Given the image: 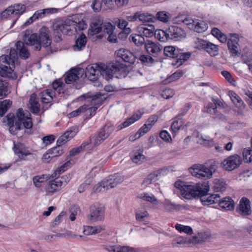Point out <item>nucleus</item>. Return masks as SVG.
Here are the masks:
<instances>
[{
    "instance_id": "obj_1",
    "label": "nucleus",
    "mask_w": 252,
    "mask_h": 252,
    "mask_svg": "<svg viewBox=\"0 0 252 252\" xmlns=\"http://www.w3.org/2000/svg\"><path fill=\"white\" fill-rule=\"evenodd\" d=\"M18 57L16 47L10 49L9 55H3L0 57V76L13 78L12 75L15 67V61ZM14 74V78H16V75Z\"/></svg>"
},
{
    "instance_id": "obj_2",
    "label": "nucleus",
    "mask_w": 252,
    "mask_h": 252,
    "mask_svg": "<svg viewBox=\"0 0 252 252\" xmlns=\"http://www.w3.org/2000/svg\"><path fill=\"white\" fill-rule=\"evenodd\" d=\"M155 34V38L161 42L180 41L186 36L185 31L177 26H170L165 30L158 29Z\"/></svg>"
},
{
    "instance_id": "obj_3",
    "label": "nucleus",
    "mask_w": 252,
    "mask_h": 252,
    "mask_svg": "<svg viewBox=\"0 0 252 252\" xmlns=\"http://www.w3.org/2000/svg\"><path fill=\"white\" fill-rule=\"evenodd\" d=\"M99 73L106 80H110V67L101 62L88 65L86 68L85 75L91 81L97 80Z\"/></svg>"
},
{
    "instance_id": "obj_4",
    "label": "nucleus",
    "mask_w": 252,
    "mask_h": 252,
    "mask_svg": "<svg viewBox=\"0 0 252 252\" xmlns=\"http://www.w3.org/2000/svg\"><path fill=\"white\" fill-rule=\"evenodd\" d=\"M15 125H9V131L13 135H15L22 129V126L26 129H31L33 126L31 114L29 111L24 112L22 108H19L16 112Z\"/></svg>"
},
{
    "instance_id": "obj_5",
    "label": "nucleus",
    "mask_w": 252,
    "mask_h": 252,
    "mask_svg": "<svg viewBox=\"0 0 252 252\" xmlns=\"http://www.w3.org/2000/svg\"><path fill=\"white\" fill-rule=\"evenodd\" d=\"M79 131L76 126L70 127L57 141V146L49 149L54 158L59 157L64 153L62 146L73 138Z\"/></svg>"
},
{
    "instance_id": "obj_6",
    "label": "nucleus",
    "mask_w": 252,
    "mask_h": 252,
    "mask_svg": "<svg viewBox=\"0 0 252 252\" xmlns=\"http://www.w3.org/2000/svg\"><path fill=\"white\" fill-rule=\"evenodd\" d=\"M190 190L189 194L187 195V199H190L196 197L200 198L207 194L209 190L208 182L197 183L195 185H190L188 189Z\"/></svg>"
},
{
    "instance_id": "obj_7",
    "label": "nucleus",
    "mask_w": 252,
    "mask_h": 252,
    "mask_svg": "<svg viewBox=\"0 0 252 252\" xmlns=\"http://www.w3.org/2000/svg\"><path fill=\"white\" fill-rule=\"evenodd\" d=\"M189 171L193 176L200 179L206 180L212 177L209 169L203 164H195L189 168Z\"/></svg>"
},
{
    "instance_id": "obj_8",
    "label": "nucleus",
    "mask_w": 252,
    "mask_h": 252,
    "mask_svg": "<svg viewBox=\"0 0 252 252\" xmlns=\"http://www.w3.org/2000/svg\"><path fill=\"white\" fill-rule=\"evenodd\" d=\"M242 162V158L237 154H234L224 159L221 162V165L225 170L232 171L238 168Z\"/></svg>"
},
{
    "instance_id": "obj_9",
    "label": "nucleus",
    "mask_w": 252,
    "mask_h": 252,
    "mask_svg": "<svg viewBox=\"0 0 252 252\" xmlns=\"http://www.w3.org/2000/svg\"><path fill=\"white\" fill-rule=\"evenodd\" d=\"M107 126H104L100 128L99 133L96 136L91 137L90 139L86 142H89L90 144L87 146L89 147L88 151L94 150L95 148L100 144L109 136L108 132H106Z\"/></svg>"
},
{
    "instance_id": "obj_10",
    "label": "nucleus",
    "mask_w": 252,
    "mask_h": 252,
    "mask_svg": "<svg viewBox=\"0 0 252 252\" xmlns=\"http://www.w3.org/2000/svg\"><path fill=\"white\" fill-rule=\"evenodd\" d=\"M90 220L92 221L103 220L105 208L100 204H94L90 207Z\"/></svg>"
},
{
    "instance_id": "obj_11",
    "label": "nucleus",
    "mask_w": 252,
    "mask_h": 252,
    "mask_svg": "<svg viewBox=\"0 0 252 252\" xmlns=\"http://www.w3.org/2000/svg\"><path fill=\"white\" fill-rule=\"evenodd\" d=\"M63 188V183L59 179L50 180L45 187L46 194L48 196H52L55 193L60 191Z\"/></svg>"
},
{
    "instance_id": "obj_12",
    "label": "nucleus",
    "mask_w": 252,
    "mask_h": 252,
    "mask_svg": "<svg viewBox=\"0 0 252 252\" xmlns=\"http://www.w3.org/2000/svg\"><path fill=\"white\" fill-rule=\"evenodd\" d=\"M115 55L117 58L121 59L123 61L129 64H133L137 57L128 50L121 48L115 51Z\"/></svg>"
},
{
    "instance_id": "obj_13",
    "label": "nucleus",
    "mask_w": 252,
    "mask_h": 252,
    "mask_svg": "<svg viewBox=\"0 0 252 252\" xmlns=\"http://www.w3.org/2000/svg\"><path fill=\"white\" fill-rule=\"evenodd\" d=\"M14 152L18 157V159L17 160V161L28 160L29 159L28 158V156H33V154L30 152L28 148L18 144H14Z\"/></svg>"
},
{
    "instance_id": "obj_14",
    "label": "nucleus",
    "mask_w": 252,
    "mask_h": 252,
    "mask_svg": "<svg viewBox=\"0 0 252 252\" xmlns=\"http://www.w3.org/2000/svg\"><path fill=\"white\" fill-rule=\"evenodd\" d=\"M53 28L55 33L61 35V33L68 35L72 33L70 25L64 22H57L53 25Z\"/></svg>"
},
{
    "instance_id": "obj_15",
    "label": "nucleus",
    "mask_w": 252,
    "mask_h": 252,
    "mask_svg": "<svg viewBox=\"0 0 252 252\" xmlns=\"http://www.w3.org/2000/svg\"><path fill=\"white\" fill-rule=\"evenodd\" d=\"M126 69V67L123 64L111 65V79L113 77L117 78L126 77L127 75Z\"/></svg>"
},
{
    "instance_id": "obj_16",
    "label": "nucleus",
    "mask_w": 252,
    "mask_h": 252,
    "mask_svg": "<svg viewBox=\"0 0 252 252\" xmlns=\"http://www.w3.org/2000/svg\"><path fill=\"white\" fill-rule=\"evenodd\" d=\"M49 30L45 27H42L40 30L39 35L38 36L39 42L40 45L47 47L51 43V39L49 35Z\"/></svg>"
},
{
    "instance_id": "obj_17",
    "label": "nucleus",
    "mask_w": 252,
    "mask_h": 252,
    "mask_svg": "<svg viewBox=\"0 0 252 252\" xmlns=\"http://www.w3.org/2000/svg\"><path fill=\"white\" fill-rule=\"evenodd\" d=\"M103 96L100 93L95 94L93 96L92 103L94 104V106L89 108L87 111L90 113V118L94 116L98 108L102 105L103 100L101 97Z\"/></svg>"
},
{
    "instance_id": "obj_18",
    "label": "nucleus",
    "mask_w": 252,
    "mask_h": 252,
    "mask_svg": "<svg viewBox=\"0 0 252 252\" xmlns=\"http://www.w3.org/2000/svg\"><path fill=\"white\" fill-rule=\"evenodd\" d=\"M237 211L243 216L250 215L251 212L250 200L246 197H242L240 201Z\"/></svg>"
},
{
    "instance_id": "obj_19",
    "label": "nucleus",
    "mask_w": 252,
    "mask_h": 252,
    "mask_svg": "<svg viewBox=\"0 0 252 252\" xmlns=\"http://www.w3.org/2000/svg\"><path fill=\"white\" fill-rule=\"evenodd\" d=\"M144 47L149 54H158L162 48V47L158 43H156L149 40L146 41Z\"/></svg>"
},
{
    "instance_id": "obj_20",
    "label": "nucleus",
    "mask_w": 252,
    "mask_h": 252,
    "mask_svg": "<svg viewBox=\"0 0 252 252\" xmlns=\"http://www.w3.org/2000/svg\"><path fill=\"white\" fill-rule=\"evenodd\" d=\"M80 68H72L66 73L64 78L65 83L70 84L78 80L81 76H80Z\"/></svg>"
},
{
    "instance_id": "obj_21",
    "label": "nucleus",
    "mask_w": 252,
    "mask_h": 252,
    "mask_svg": "<svg viewBox=\"0 0 252 252\" xmlns=\"http://www.w3.org/2000/svg\"><path fill=\"white\" fill-rule=\"evenodd\" d=\"M178 52L179 53H177V57H176L177 59L176 61L172 63L173 65L176 67H179L182 65L184 63L190 58L191 55L190 52H185L184 51L183 49L180 48L179 49Z\"/></svg>"
},
{
    "instance_id": "obj_22",
    "label": "nucleus",
    "mask_w": 252,
    "mask_h": 252,
    "mask_svg": "<svg viewBox=\"0 0 252 252\" xmlns=\"http://www.w3.org/2000/svg\"><path fill=\"white\" fill-rule=\"evenodd\" d=\"M65 87V84L61 79H56L52 83L53 94L55 95L58 94L61 97L64 96L66 94Z\"/></svg>"
},
{
    "instance_id": "obj_23",
    "label": "nucleus",
    "mask_w": 252,
    "mask_h": 252,
    "mask_svg": "<svg viewBox=\"0 0 252 252\" xmlns=\"http://www.w3.org/2000/svg\"><path fill=\"white\" fill-rule=\"evenodd\" d=\"M15 47L18 52V57L21 59H27L30 56V53L28 48L25 46L24 42L21 41H18L15 43Z\"/></svg>"
},
{
    "instance_id": "obj_24",
    "label": "nucleus",
    "mask_w": 252,
    "mask_h": 252,
    "mask_svg": "<svg viewBox=\"0 0 252 252\" xmlns=\"http://www.w3.org/2000/svg\"><path fill=\"white\" fill-rule=\"evenodd\" d=\"M143 114L144 111L142 109L137 111L130 117L127 119L122 124L123 126H121L120 129L123 127H126L132 125L134 122L139 120Z\"/></svg>"
},
{
    "instance_id": "obj_25",
    "label": "nucleus",
    "mask_w": 252,
    "mask_h": 252,
    "mask_svg": "<svg viewBox=\"0 0 252 252\" xmlns=\"http://www.w3.org/2000/svg\"><path fill=\"white\" fill-rule=\"evenodd\" d=\"M143 114L144 111L142 109L137 111L130 117L127 119L122 124L123 126H121L120 129L123 127H126L132 125L134 122L139 120Z\"/></svg>"
},
{
    "instance_id": "obj_26",
    "label": "nucleus",
    "mask_w": 252,
    "mask_h": 252,
    "mask_svg": "<svg viewBox=\"0 0 252 252\" xmlns=\"http://www.w3.org/2000/svg\"><path fill=\"white\" fill-rule=\"evenodd\" d=\"M220 198L219 194H207L201 197L200 201L203 205H209L218 202Z\"/></svg>"
},
{
    "instance_id": "obj_27",
    "label": "nucleus",
    "mask_w": 252,
    "mask_h": 252,
    "mask_svg": "<svg viewBox=\"0 0 252 252\" xmlns=\"http://www.w3.org/2000/svg\"><path fill=\"white\" fill-rule=\"evenodd\" d=\"M235 39H229L227 41V46L230 52L236 56H238L240 53L238 50V35L235 34Z\"/></svg>"
},
{
    "instance_id": "obj_28",
    "label": "nucleus",
    "mask_w": 252,
    "mask_h": 252,
    "mask_svg": "<svg viewBox=\"0 0 252 252\" xmlns=\"http://www.w3.org/2000/svg\"><path fill=\"white\" fill-rule=\"evenodd\" d=\"M140 32L146 37H151L153 35L155 36V32L158 30H155V26L152 24L143 25L139 28Z\"/></svg>"
},
{
    "instance_id": "obj_29",
    "label": "nucleus",
    "mask_w": 252,
    "mask_h": 252,
    "mask_svg": "<svg viewBox=\"0 0 252 252\" xmlns=\"http://www.w3.org/2000/svg\"><path fill=\"white\" fill-rule=\"evenodd\" d=\"M219 206L227 210H233L234 208V202L233 200L230 197H226L223 198L221 200L219 198Z\"/></svg>"
},
{
    "instance_id": "obj_30",
    "label": "nucleus",
    "mask_w": 252,
    "mask_h": 252,
    "mask_svg": "<svg viewBox=\"0 0 252 252\" xmlns=\"http://www.w3.org/2000/svg\"><path fill=\"white\" fill-rule=\"evenodd\" d=\"M55 95L52 90L46 89L40 93L41 101L45 104L51 103Z\"/></svg>"
},
{
    "instance_id": "obj_31",
    "label": "nucleus",
    "mask_w": 252,
    "mask_h": 252,
    "mask_svg": "<svg viewBox=\"0 0 252 252\" xmlns=\"http://www.w3.org/2000/svg\"><path fill=\"white\" fill-rule=\"evenodd\" d=\"M87 38L84 33L81 34L76 40L75 44L73 48L74 51H80L83 50L87 43Z\"/></svg>"
},
{
    "instance_id": "obj_32",
    "label": "nucleus",
    "mask_w": 252,
    "mask_h": 252,
    "mask_svg": "<svg viewBox=\"0 0 252 252\" xmlns=\"http://www.w3.org/2000/svg\"><path fill=\"white\" fill-rule=\"evenodd\" d=\"M30 109L32 113L37 114L40 111V104L34 94H32L30 98Z\"/></svg>"
},
{
    "instance_id": "obj_33",
    "label": "nucleus",
    "mask_w": 252,
    "mask_h": 252,
    "mask_svg": "<svg viewBox=\"0 0 252 252\" xmlns=\"http://www.w3.org/2000/svg\"><path fill=\"white\" fill-rule=\"evenodd\" d=\"M208 28L207 22L205 21L199 19L195 20L193 25L194 31L197 32L202 33L205 32Z\"/></svg>"
},
{
    "instance_id": "obj_34",
    "label": "nucleus",
    "mask_w": 252,
    "mask_h": 252,
    "mask_svg": "<svg viewBox=\"0 0 252 252\" xmlns=\"http://www.w3.org/2000/svg\"><path fill=\"white\" fill-rule=\"evenodd\" d=\"M110 181L109 179H104L101 182L94 186L93 190L94 192L105 191L109 189Z\"/></svg>"
},
{
    "instance_id": "obj_35",
    "label": "nucleus",
    "mask_w": 252,
    "mask_h": 252,
    "mask_svg": "<svg viewBox=\"0 0 252 252\" xmlns=\"http://www.w3.org/2000/svg\"><path fill=\"white\" fill-rule=\"evenodd\" d=\"M228 95L234 105L239 109L244 108V102L241 97L234 92L230 91Z\"/></svg>"
},
{
    "instance_id": "obj_36",
    "label": "nucleus",
    "mask_w": 252,
    "mask_h": 252,
    "mask_svg": "<svg viewBox=\"0 0 252 252\" xmlns=\"http://www.w3.org/2000/svg\"><path fill=\"white\" fill-rule=\"evenodd\" d=\"M202 46L211 56H215L218 54L219 48L217 45L206 41H203Z\"/></svg>"
},
{
    "instance_id": "obj_37",
    "label": "nucleus",
    "mask_w": 252,
    "mask_h": 252,
    "mask_svg": "<svg viewBox=\"0 0 252 252\" xmlns=\"http://www.w3.org/2000/svg\"><path fill=\"white\" fill-rule=\"evenodd\" d=\"M50 176L49 174L36 175L33 177L32 182L35 187L39 188L41 187V184L49 180Z\"/></svg>"
},
{
    "instance_id": "obj_38",
    "label": "nucleus",
    "mask_w": 252,
    "mask_h": 252,
    "mask_svg": "<svg viewBox=\"0 0 252 252\" xmlns=\"http://www.w3.org/2000/svg\"><path fill=\"white\" fill-rule=\"evenodd\" d=\"M138 20L142 22H155V16L148 12L138 11Z\"/></svg>"
},
{
    "instance_id": "obj_39",
    "label": "nucleus",
    "mask_w": 252,
    "mask_h": 252,
    "mask_svg": "<svg viewBox=\"0 0 252 252\" xmlns=\"http://www.w3.org/2000/svg\"><path fill=\"white\" fill-rule=\"evenodd\" d=\"M9 10L11 11L13 15L19 17L26 10V6L24 4H15L13 6H9Z\"/></svg>"
},
{
    "instance_id": "obj_40",
    "label": "nucleus",
    "mask_w": 252,
    "mask_h": 252,
    "mask_svg": "<svg viewBox=\"0 0 252 252\" xmlns=\"http://www.w3.org/2000/svg\"><path fill=\"white\" fill-rule=\"evenodd\" d=\"M190 185H186L185 183L182 181H177L175 183V187L179 189L181 191V194L184 198L187 199V195L189 194L190 190L188 189Z\"/></svg>"
},
{
    "instance_id": "obj_41",
    "label": "nucleus",
    "mask_w": 252,
    "mask_h": 252,
    "mask_svg": "<svg viewBox=\"0 0 252 252\" xmlns=\"http://www.w3.org/2000/svg\"><path fill=\"white\" fill-rule=\"evenodd\" d=\"M131 159L134 163L141 164L146 160V157L141 152L133 151L131 155Z\"/></svg>"
},
{
    "instance_id": "obj_42",
    "label": "nucleus",
    "mask_w": 252,
    "mask_h": 252,
    "mask_svg": "<svg viewBox=\"0 0 252 252\" xmlns=\"http://www.w3.org/2000/svg\"><path fill=\"white\" fill-rule=\"evenodd\" d=\"M129 39L131 42H133L137 46L145 45L146 42L144 37L139 34H132L130 35Z\"/></svg>"
},
{
    "instance_id": "obj_43",
    "label": "nucleus",
    "mask_w": 252,
    "mask_h": 252,
    "mask_svg": "<svg viewBox=\"0 0 252 252\" xmlns=\"http://www.w3.org/2000/svg\"><path fill=\"white\" fill-rule=\"evenodd\" d=\"M180 48L172 46H166L164 48V54L165 56L172 58H176L177 53L179 52Z\"/></svg>"
},
{
    "instance_id": "obj_44",
    "label": "nucleus",
    "mask_w": 252,
    "mask_h": 252,
    "mask_svg": "<svg viewBox=\"0 0 252 252\" xmlns=\"http://www.w3.org/2000/svg\"><path fill=\"white\" fill-rule=\"evenodd\" d=\"M29 44L32 46H34V50L35 51H40L41 46L39 42L38 36L36 33L32 34L28 38Z\"/></svg>"
},
{
    "instance_id": "obj_45",
    "label": "nucleus",
    "mask_w": 252,
    "mask_h": 252,
    "mask_svg": "<svg viewBox=\"0 0 252 252\" xmlns=\"http://www.w3.org/2000/svg\"><path fill=\"white\" fill-rule=\"evenodd\" d=\"M138 197L144 201L150 202L153 204H157L158 201L156 197L151 193H142L138 195Z\"/></svg>"
},
{
    "instance_id": "obj_46",
    "label": "nucleus",
    "mask_w": 252,
    "mask_h": 252,
    "mask_svg": "<svg viewBox=\"0 0 252 252\" xmlns=\"http://www.w3.org/2000/svg\"><path fill=\"white\" fill-rule=\"evenodd\" d=\"M53 8H46L42 10H39L36 11L33 14V16L36 20L40 18H42L45 17L47 15L51 14L53 12Z\"/></svg>"
},
{
    "instance_id": "obj_47",
    "label": "nucleus",
    "mask_w": 252,
    "mask_h": 252,
    "mask_svg": "<svg viewBox=\"0 0 252 252\" xmlns=\"http://www.w3.org/2000/svg\"><path fill=\"white\" fill-rule=\"evenodd\" d=\"M12 104V101L9 99H5L0 101V116H3L7 112Z\"/></svg>"
},
{
    "instance_id": "obj_48",
    "label": "nucleus",
    "mask_w": 252,
    "mask_h": 252,
    "mask_svg": "<svg viewBox=\"0 0 252 252\" xmlns=\"http://www.w3.org/2000/svg\"><path fill=\"white\" fill-rule=\"evenodd\" d=\"M90 144L89 142H84L82 143L80 146L76 148H73L69 152V155L70 156H74L77 154L80 153L82 151L89 149L87 146Z\"/></svg>"
},
{
    "instance_id": "obj_49",
    "label": "nucleus",
    "mask_w": 252,
    "mask_h": 252,
    "mask_svg": "<svg viewBox=\"0 0 252 252\" xmlns=\"http://www.w3.org/2000/svg\"><path fill=\"white\" fill-rule=\"evenodd\" d=\"M7 83L5 81L0 79V99L5 98L8 95Z\"/></svg>"
},
{
    "instance_id": "obj_50",
    "label": "nucleus",
    "mask_w": 252,
    "mask_h": 252,
    "mask_svg": "<svg viewBox=\"0 0 252 252\" xmlns=\"http://www.w3.org/2000/svg\"><path fill=\"white\" fill-rule=\"evenodd\" d=\"M112 23L114 24V25H113V26H117L121 30H124L126 28V27L128 25V22L126 20L119 18H114Z\"/></svg>"
},
{
    "instance_id": "obj_51",
    "label": "nucleus",
    "mask_w": 252,
    "mask_h": 252,
    "mask_svg": "<svg viewBox=\"0 0 252 252\" xmlns=\"http://www.w3.org/2000/svg\"><path fill=\"white\" fill-rule=\"evenodd\" d=\"M170 14L166 11L158 12L155 16L156 21L158 20L161 22L166 23L169 21Z\"/></svg>"
},
{
    "instance_id": "obj_52",
    "label": "nucleus",
    "mask_w": 252,
    "mask_h": 252,
    "mask_svg": "<svg viewBox=\"0 0 252 252\" xmlns=\"http://www.w3.org/2000/svg\"><path fill=\"white\" fill-rule=\"evenodd\" d=\"M163 205L165 210L167 212L178 211V204H174L169 200H165L163 202Z\"/></svg>"
},
{
    "instance_id": "obj_53",
    "label": "nucleus",
    "mask_w": 252,
    "mask_h": 252,
    "mask_svg": "<svg viewBox=\"0 0 252 252\" xmlns=\"http://www.w3.org/2000/svg\"><path fill=\"white\" fill-rule=\"evenodd\" d=\"M141 63L146 66L151 65L154 62V59L148 55H142L139 58Z\"/></svg>"
},
{
    "instance_id": "obj_54",
    "label": "nucleus",
    "mask_w": 252,
    "mask_h": 252,
    "mask_svg": "<svg viewBox=\"0 0 252 252\" xmlns=\"http://www.w3.org/2000/svg\"><path fill=\"white\" fill-rule=\"evenodd\" d=\"M124 181V177L119 173L111 176V188L121 183Z\"/></svg>"
},
{
    "instance_id": "obj_55",
    "label": "nucleus",
    "mask_w": 252,
    "mask_h": 252,
    "mask_svg": "<svg viewBox=\"0 0 252 252\" xmlns=\"http://www.w3.org/2000/svg\"><path fill=\"white\" fill-rule=\"evenodd\" d=\"M111 252H135L134 249L129 247L111 246Z\"/></svg>"
},
{
    "instance_id": "obj_56",
    "label": "nucleus",
    "mask_w": 252,
    "mask_h": 252,
    "mask_svg": "<svg viewBox=\"0 0 252 252\" xmlns=\"http://www.w3.org/2000/svg\"><path fill=\"white\" fill-rule=\"evenodd\" d=\"M243 159L245 162H251L252 161V150L244 149L243 151Z\"/></svg>"
},
{
    "instance_id": "obj_57",
    "label": "nucleus",
    "mask_w": 252,
    "mask_h": 252,
    "mask_svg": "<svg viewBox=\"0 0 252 252\" xmlns=\"http://www.w3.org/2000/svg\"><path fill=\"white\" fill-rule=\"evenodd\" d=\"M183 124V123L182 120L178 119L177 120L174 121L173 122L170 128L172 132L175 133L177 132L182 126Z\"/></svg>"
},
{
    "instance_id": "obj_58",
    "label": "nucleus",
    "mask_w": 252,
    "mask_h": 252,
    "mask_svg": "<svg viewBox=\"0 0 252 252\" xmlns=\"http://www.w3.org/2000/svg\"><path fill=\"white\" fill-rule=\"evenodd\" d=\"M201 235L202 234L199 233L198 236H192L191 238H189L188 240V242L190 244L191 243V244H196L200 243H202V242L205 241V240H206V238L205 239L201 237Z\"/></svg>"
},
{
    "instance_id": "obj_59",
    "label": "nucleus",
    "mask_w": 252,
    "mask_h": 252,
    "mask_svg": "<svg viewBox=\"0 0 252 252\" xmlns=\"http://www.w3.org/2000/svg\"><path fill=\"white\" fill-rule=\"evenodd\" d=\"M54 157L53 156L52 153L49 151V149L43 154L42 156V161L45 163H49L52 160L54 159Z\"/></svg>"
},
{
    "instance_id": "obj_60",
    "label": "nucleus",
    "mask_w": 252,
    "mask_h": 252,
    "mask_svg": "<svg viewBox=\"0 0 252 252\" xmlns=\"http://www.w3.org/2000/svg\"><path fill=\"white\" fill-rule=\"evenodd\" d=\"M159 137L167 142H171L172 138L170 134L165 130H162L159 133Z\"/></svg>"
},
{
    "instance_id": "obj_61",
    "label": "nucleus",
    "mask_w": 252,
    "mask_h": 252,
    "mask_svg": "<svg viewBox=\"0 0 252 252\" xmlns=\"http://www.w3.org/2000/svg\"><path fill=\"white\" fill-rule=\"evenodd\" d=\"M204 111L210 114H217L218 110L213 103H209L207 104L206 107L204 108Z\"/></svg>"
},
{
    "instance_id": "obj_62",
    "label": "nucleus",
    "mask_w": 252,
    "mask_h": 252,
    "mask_svg": "<svg viewBox=\"0 0 252 252\" xmlns=\"http://www.w3.org/2000/svg\"><path fill=\"white\" fill-rule=\"evenodd\" d=\"M129 0H111V4L115 5L117 8H121L126 5Z\"/></svg>"
},
{
    "instance_id": "obj_63",
    "label": "nucleus",
    "mask_w": 252,
    "mask_h": 252,
    "mask_svg": "<svg viewBox=\"0 0 252 252\" xmlns=\"http://www.w3.org/2000/svg\"><path fill=\"white\" fill-rule=\"evenodd\" d=\"M55 140L54 135L45 136L42 138V141L45 145L47 146L53 143Z\"/></svg>"
},
{
    "instance_id": "obj_64",
    "label": "nucleus",
    "mask_w": 252,
    "mask_h": 252,
    "mask_svg": "<svg viewBox=\"0 0 252 252\" xmlns=\"http://www.w3.org/2000/svg\"><path fill=\"white\" fill-rule=\"evenodd\" d=\"M174 95L173 90L169 88L165 89L161 93V96L165 99H169Z\"/></svg>"
}]
</instances>
